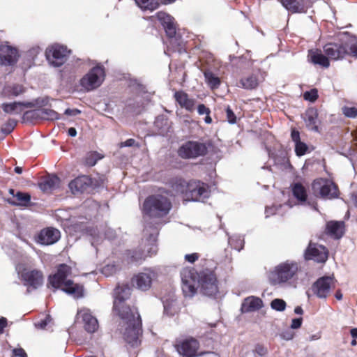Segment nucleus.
Here are the masks:
<instances>
[{
	"mask_svg": "<svg viewBox=\"0 0 357 357\" xmlns=\"http://www.w3.org/2000/svg\"><path fill=\"white\" fill-rule=\"evenodd\" d=\"M131 289L128 285L118 286L114 289L113 311L122 319L123 336L132 347L139 344L141 332V319L135 307H130L126 301L130 298Z\"/></svg>",
	"mask_w": 357,
	"mask_h": 357,
	"instance_id": "obj_1",
	"label": "nucleus"
},
{
	"mask_svg": "<svg viewBox=\"0 0 357 357\" xmlns=\"http://www.w3.org/2000/svg\"><path fill=\"white\" fill-rule=\"evenodd\" d=\"M182 290L185 296H193L200 287L204 294L208 296H215L218 293L216 278L210 273L204 274L198 280L197 273L193 269L184 268L181 273Z\"/></svg>",
	"mask_w": 357,
	"mask_h": 357,
	"instance_id": "obj_2",
	"label": "nucleus"
},
{
	"mask_svg": "<svg viewBox=\"0 0 357 357\" xmlns=\"http://www.w3.org/2000/svg\"><path fill=\"white\" fill-rule=\"evenodd\" d=\"M70 273V266L66 264H61L58 267L56 273L50 276L49 282L53 287L61 288L62 291L74 298H80L83 296V287L67 279Z\"/></svg>",
	"mask_w": 357,
	"mask_h": 357,
	"instance_id": "obj_3",
	"label": "nucleus"
},
{
	"mask_svg": "<svg viewBox=\"0 0 357 357\" xmlns=\"http://www.w3.org/2000/svg\"><path fill=\"white\" fill-rule=\"evenodd\" d=\"M170 201L165 196L156 195L146 199L143 205L144 218H160L169 212Z\"/></svg>",
	"mask_w": 357,
	"mask_h": 357,
	"instance_id": "obj_4",
	"label": "nucleus"
},
{
	"mask_svg": "<svg viewBox=\"0 0 357 357\" xmlns=\"http://www.w3.org/2000/svg\"><path fill=\"white\" fill-rule=\"evenodd\" d=\"M145 239L142 240V248L139 250L129 251L128 257L131 262H141L148 256L151 257L156 254L158 248L156 245L158 230L154 228L149 232L146 227L144 231Z\"/></svg>",
	"mask_w": 357,
	"mask_h": 357,
	"instance_id": "obj_5",
	"label": "nucleus"
},
{
	"mask_svg": "<svg viewBox=\"0 0 357 357\" xmlns=\"http://www.w3.org/2000/svg\"><path fill=\"white\" fill-rule=\"evenodd\" d=\"M299 271L297 262L287 260L275 266L270 272L269 278L273 284H280L293 280Z\"/></svg>",
	"mask_w": 357,
	"mask_h": 357,
	"instance_id": "obj_6",
	"label": "nucleus"
},
{
	"mask_svg": "<svg viewBox=\"0 0 357 357\" xmlns=\"http://www.w3.org/2000/svg\"><path fill=\"white\" fill-rule=\"evenodd\" d=\"M70 52L66 47L54 44L46 49L45 56L50 66L57 68L66 62Z\"/></svg>",
	"mask_w": 357,
	"mask_h": 357,
	"instance_id": "obj_7",
	"label": "nucleus"
},
{
	"mask_svg": "<svg viewBox=\"0 0 357 357\" xmlns=\"http://www.w3.org/2000/svg\"><path fill=\"white\" fill-rule=\"evenodd\" d=\"M105 70L100 66L93 68L80 79V85L86 91L93 90L101 85L105 79Z\"/></svg>",
	"mask_w": 357,
	"mask_h": 357,
	"instance_id": "obj_8",
	"label": "nucleus"
},
{
	"mask_svg": "<svg viewBox=\"0 0 357 357\" xmlns=\"http://www.w3.org/2000/svg\"><path fill=\"white\" fill-rule=\"evenodd\" d=\"M207 149L204 144L189 141L184 143L178 149V155L183 158H195L206 153Z\"/></svg>",
	"mask_w": 357,
	"mask_h": 357,
	"instance_id": "obj_9",
	"label": "nucleus"
},
{
	"mask_svg": "<svg viewBox=\"0 0 357 357\" xmlns=\"http://www.w3.org/2000/svg\"><path fill=\"white\" fill-rule=\"evenodd\" d=\"M315 192L324 199H331L337 197V188L333 182L326 179H317L312 185Z\"/></svg>",
	"mask_w": 357,
	"mask_h": 357,
	"instance_id": "obj_10",
	"label": "nucleus"
},
{
	"mask_svg": "<svg viewBox=\"0 0 357 357\" xmlns=\"http://www.w3.org/2000/svg\"><path fill=\"white\" fill-rule=\"evenodd\" d=\"M44 281L43 273L37 269H27L24 267V287L30 293L42 286Z\"/></svg>",
	"mask_w": 357,
	"mask_h": 357,
	"instance_id": "obj_11",
	"label": "nucleus"
},
{
	"mask_svg": "<svg viewBox=\"0 0 357 357\" xmlns=\"http://www.w3.org/2000/svg\"><path fill=\"white\" fill-rule=\"evenodd\" d=\"M335 287L333 277L324 276L319 278L312 286V291L319 298H326Z\"/></svg>",
	"mask_w": 357,
	"mask_h": 357,
	"instance_id": "obj_12",
	"label": "nucleus"
},
{
	"mask_svg": "<svg viewBox=\"0 0 357 357\" xmlns=\"http://www.w3.org/2000/svg\"><path fill=\"white\" fill-rule=\"evenodd\" d=\"M76 321L81 323L85 331L90 333L96 332L99 326L97 319L88 308H82L77 311Z\"/></svg>",
	"mask_w": 357,
	"mask_h": 357,
	"instance_id": "obj_13",
	"label": "nucleus"
},
{
	"mask_svg": "<svg viewBox=\"0 0 357 357\" xmlns=\"http://www.w3.org/2000/svg\"><path fill=\"white\" fill-rule=\"evenodd\" d=\"M199 344L198 341L193 338H186L176 345V349L180 355L183 357L201 356L205 353H198Z\"/></svg>",
	"mask_w": 357,
	"mask_h": 357,
	"instance_id": "obj_14",
	"label": "nucleus"
},
{
	"mask_svg": "<svg viewBox=\"0 0 357 357\" xmlns=\"http://www.w3.org/2000/svg\"><path fill=\"white\" fill-rule=\"evenodd\" d=\"M305 257L307 260L324 263L328 259V251L324 246L310 242L305 250Z\"/></svg>",
	"mask_w": 357,
	"mask_h": 357,
	"instance_id": "obj_15",
	"label": "nucleus"
},
{
	"mask_svg": "<svg viewBox=\"0 0 357 357\" xmlns=\"http://www.w3.org/2000/svg\"><path fill=\"white\" fill-rule=\"evenodd\" d=\"M324 52L328 59L334 61L342 59L349 54L345 40L341 43H328L324 47Z\"/></svg>",
	"mask_w": 357,
	"mask_h": 357,
	"instance_id": "obj_16",
	"label": "nucleus"
},
{
	"mask_svg": "<svg viewBox=\"0 0 357 357\" xmlns=\"http://www.w3.org/2000/svg\"><path fill=\"white\" fill-rule=\"evenodd\" d=\"M155 277V273L151 269H146L144 271L139 273L133 276L132 283L137 289L146 291L148 290L152 283V280Z\"/></svg>",
	"mask_w": 357,
	"mask_h": 357,
	"instance_id": "obj_17",
	"label": "nucleus"
},
{
	"mask_svg": "<svg viewBox=\"0 0 357 357\" xmlns=\"http://www.w3.org/2000/svg\"><path fill=\"white\" fill-rule=\"evenodd\" d=\"M188 189L192 201L203 202L206 198L209 197L208 186L199 181L190 183L188 185Z\"/></svg>",
	"mask_w": 357,
	"mask_h": 357,
	"instance_id": "obj_18",
	"label": "nucleus"
},
{
	"mask_svg": "<svg viewBox=\"0 0 357 357\" xmlns=\"http://www.w3.org/2000/svg\"><path fill=\"white\" fill-rule=\"evenodd\" d=\"M18 58L17 50L7 44L0 45V64L13 66L16 63Z\"/></svg>",
	"mask_w": 357,
	"mask_h": 357,
	"instance_id": "obj_19",
	"label": "nucleus"
},
{
	"mask_svg": "<svg viewBox=\"0 0 357 357\" xmlns=\"http://www.w3.org/2000/svg\"><path fill=\"white\" fill-rule=\"evenodd\" d=\"M155 17L163 26L167 35L171 38L170 43H173L174 40L173 38L176 34V26L174 18L164 12L157 13Z\"/></svg>",
	"mask_w": 357,
	"mask_h": 357,
	"instance_id": "obj_20",
	"label": "nucleus"
},
{
	"mask_svg": "<svg viewBox=\"0 0 357 357\" xmlns=\"http://www.w3.org/2000/svg\"><path fill=\"white\" fill-rule=\"evenodd\" d=\"M34 116H40L43 119L51 121L60 119L59 114L54 110L49 108H43L39 110H32L24 112V122L25 120Z\"/></svg>",
	"mask_w": 357,
	"mask_h": 357,
	"instance_id": "obj_21",
	"label": "nucleus"
},
{
	"mask_svg": "<svg viewBox=\"0 0 357 357\" xmlns=\"http://www.w3.org/2000/svg\"><path fill=\"white\" fill-rule=\"evenodd\" d=\"M60 231L54 228L43 229L38 236V242L43 245H51L60 238Z\"/></svg>",
	"mask_w": 357,
	"mask_h": 357,
	"instance_id": "obj_22",
	"label": "nucleus"
},
{
	"mask_svg": "<svg viewBox=\"0 0 357 357\" xmlns=\"http://www.w3.org/2000/svg\"><path fill=\"white\" fill-rule=\"evenodd\" d=\"M307 57L308 60L314 65H319L325 68L330 66L328 57L325 56L320 50L316 49L310 50Z\"/></svg>",
	"mask_w": 357,
	"mask_h": 357,
	"instance_id": "obj_23",
	"label": "nucleus"
},
{
	"mask_svg": "<svg viewBox=\"0 0 357 357\" xmlns=\"http://www.w3.org/2000/svg\"><path fill=\"white\" fill-rule=\"evenodd\" d=\"M174 98L181 107L188 112H192L195 107V100L183 91H176Z\"/></svg>",
	"mask_w": 357,
	"mask_h": 357,
	"instance_id": "obj_24",
	"label": "nucleus"
},
{
	"mask_svg": "<svg viewBox=\"0 0 357 357\" xmlns=\"http://www.w3.org/2000/svg\"><path fill=\"white\" fill-rule=\"evenodd\" d=\"M328 234L335 238H340L344 233V223L342 221H330L326 224Z\"/></svg>",
	"mask_w": 357,
	"mask_h": 357,
	"instance_id": "obj_25",
	"label": "nucleus"
},
{
	"mask_svg": "<svg viewBox=\"0 0 357 357\" xmlns=\"http://www.w3.org/2000/svg\"><path fill=\"white\" fill-rule=\"evenodd\" d=\"M90 185V180L87 176H79L69 183V188L73 194L82 192Z\"/></svg>",
	"mask_w": 357,
	"mask_h": 357,
	"instance_id": "obj_26",
	"label": "nucleus"
},
{
	"mask_svg": "<svg viewBox=\"0 0 357 357\" xmlns=\"http://www.w3.org/2000/svg\"><path fill=\"white\" fill-rule=\"evenodd\" d=\"M263 307V302L261 298L250 296L246 298L242 304V310L244 312H253L259 310Z\"/></svg>",
	"mask_w": 357,
	"mask_h": 357,
	"instance_id": "obj_27",
	"label": "nucleus"
},
{
	"mask_svg": "<svg viewBox=\"0 0 357 357\" xmlns=\"http://www.w3.org/2000/svg\"><path fill=\"white\" fill-rule=\"evenodd\" d=\"M291 136L295 144V153L296 155L302 156L307 153L309 148L305 143L301 141L299 132L294 130L291 132Z\"/></svg>",
	"mask_w": 357,
	"mask_h": 357,
	"instance_id": "obj_28",
	"label": "nucleus"
},
{
	"mask_svg": "<svg viewBox=\"0 0 357 357\" xmlns=\"http://www.w3.org/2000/svg\"><path fill=\"white\" fill-rule=\"evenodd\" d=\"M318 114L316 109H308L305 114V122L307 127L313 131H318Z\"/></svg>",
	"mask_w": 357,
	"mask_h": 357,
	"instance_id": "obj_29",
	"label": "nucleus"
},
{
	"mask_svg": "<svg viewBox=\"0 0 357 357\" xmlns=\"http://www.w3.org/2000/svg\"><path fill=\"white\" fill-rule=\"evenodd\" d=\"M59 178L54 175L48 176L40 183V188L43 192H50L59 187Z\"/></svg>",
	"mask_w": 357,
	"mask_h": 357,
	"instance_id": "obj_30",
	"label": "nucleus"
},
{
	"mask_svg": "<svg viewBox=\"0 0 357 357\" xmlns=\"http://www.w3.org/2000/svg\"><path fill=\"white\" fill-rule=\"evenodd\" d=\"M294 196L301 204H304L307 200V192L305 188L301 183H296L292 186Z\"/></svg>",
	"mask_w": 357,
	"mask_h": 357,
	"instance_id": "obj_31",
	"label": "nucleus"
},
{
	"mask_svg": "<svg viewBox=\"0 0 357 357\" xmlns=\"http://www.w3.org/2000/svg\"><path fill=\"white\" fill-rule=\"evenodd\" d=\"M267 354V349L261 345H255L254 349L244 354L243 357H264Z\"/></svg>",
	"mask_w": 357,
	"mask_h": 357,
	"instance_id": "obj_32",
	"label": "nucleus"
},
{
	"mask_svg": "<svg viewBox=\"0 0 357 357\" xmlns=\"http://www.w3.org/2000/svg\"><path fill=\"white\" fill-rule=\"evenodd\" d=\"M1 107L6 113L15 114L22 111V102H14L11 103H3Z\"/></svg>",
	"mask_w": 357,
	"mask_h": 357,
	"instance_id": "obj_33",
	"label": "nucleus"
},
{
	"mask_svg": "<svg viewBox=\"0 0 357 357\" xmlns=\"http://www.w3.org/2000/svg\"><path fill=\"white\" fill-rule=\"evenodd\" d=\"M136 4L142 10H154L159 6L157 0H135Z\"/></svg>",
	"mask_w": 357,
	"mask_h": 357,
	"instance_id": "obj_34",
	"label": "nucleus"
},
{
	"mask_svg": "<svg viewBox=\"0 0 357 357\" xmlns=\"http://www.w3.org/2000/svg\"><path fill=\"white\" fill-rule=\"evenodd\" d=\"M204 77L208 85L212 89H217L220 84L219 77L215 76L212 72L206 70L204 72Z\"/></svg>",
	"mask_w": 357,
	"mask_h": 357,
	"instance_id": "obj_35",
	"label": "nucleus"
},
{
	"mask_svg": "<svg viewBox=\"0 0 357 357\" xmlns=\"http://www.w3.org/2000/svg\"><path fill=\"white\" fill-rule=\"evenodd\" d=\"M282 5L292 13L304 12V8L301 6L296 0H281Z\"/></svg>",
	"mask_w": 357,
	"mask_h": 357,
	"instance_id": "obj_36",
	"label": "nucleus"
},
{
	"mask_svg": "<svg viewBox=\"0 0 357 357\" xmlns=\"http://www.w3.org/2000/svg\"><path fill=\"white\" fill-rule=\"evenodd\" d=\"M344 40L346 47L349 50V54L357 57V38L349 36Z\"/></svg>",
	"mask_w": 357,
	"mask_h": 357,
	"instance_id": "obj_37",
	"label": "nucleus"
},
{
	"mask_svg": "<svg viewBox=\"0 0 357 357\" xmlns=\"http://www.w3.org/2000/svg\"><path fill=\"white\" fill-rule=\"evenodd\" d=\"M241 86L245 89H252L258 85V81L255 76L251 75L240 81Z\"/></svg>",
	"mask_w": 357,
	"mask_h": 357,
	"instance_id": "obj_38",
	"label": "nucleus"
},
{
	"mask_svg": "<svg viewBox=\"0 0 357 357\" xmlns=\"http://www.w3.org/2000/svg\"><path fill=\"white\" fill-rule=\"evenodd\" d=\"M9 194L12 197L8 198L7 202L12 205H22V192L17 191L15 192L14 189L9 190Z\"/></svg>",
	"mask_w": 357,
	"mask_h": 357,
	"instance_id": "obj_39",
	"label": "nucleus"
},
{
	"mask_svg": "<svg viewBox=\"0 0 357 357\" xmlns=\"http://www.w3.org/2000/svg\"><path fill=\"white\" fill-rule=\"evenodd\" d=\"M40 52L38 47H35L29 50L26 52L25 57L26 63L24 61V66L26 65L28 68H30L34 62L35 58L37 56Z\"/></svg>",
	"mask_w": 357,
	"mask_h": 357,
	"instance_id": "obj_40",
	"label": "nucleus"
},
{
	"mask_svg": "<svg viewBox=\"0 0 357 357\" xmlns=\"http://www.w3.org/2000/svg\"><path fill=\"white\" fill-rule=\"evenodd\" d=\"M229 243L231 248L240 251L244 246V240L241 236L234 235L229 238Z\"/></svg>",
	"mask_w": 357,
	"mask_h": 357,
	"instance_id": "obj_41",
	"label": "nucleus"
},
{
	"mask_svg": "<svg viewBox=\"0 0 357 357\" xmlns=\"http://www.w3.org/2000/svg\"><path fill=\"white\" fill-rule=\"evenodd\" d=\"M102 155L96 151L89 152L86 154L85 158V164L88 166H93L96 164L98 160L102 158Z\"/></svg>",
	"mask_w": 357,
	"mask_h": 357,
	"instance_id": "obj_42",
	"label": "nucleus"
},
{
	"mask_svg": "<svg viewBox=\"0 0 357 357\" xmlns=\"http://www.w3.org/2000/svg\"><path fill=\"white\" fill-rule=\"evenodd\" d=\"M3 91L8 96H17L22 93V86L18 84L8 86L5 87Z\"/></svg>",
	"mask_w": 357,
	"mask_h": 357,
	"instance_id": "obj_43",
	"label": "nucleus"
},
{
	"mask_svg": "<svg viewBox=\"0 0 357 357\" xmlns=\"http://www.w3.org/2000/svg\"><path fill=\"white\" fill-rule=\"evenodd\" d=\"M164 303V310L165 312L169 315L172 316L175 313H176L178 310V307L176 306L175 301L172 300L171 302H168L167 301H165Z\"/></svg>",
	"mask_w": 357,
	"mask_h": 357,
	"instance_id": "obj_44",
	"label": "nucleus"
},
{
	"mask_svg": "<svg viewBox=\"0 0 357 357\" xmlns=\"http://www.w3.org/2000/svg\"><path fill=\"white\" fill-rule=\"evenodd\" d=\"M271 307L277 311L282 312L286 308V302L280 298H275L271 303Z\"/></svg>",
	"mask_w": 357,
	"mask_h": 357,
	"instance_id": "obj_45",
	"label": "nucleus"
},
{
	"mask_svg": "<svg viewBox=\"0 0 357 357\" xmlns=\"http://www.w3.org/2000/svg\"><path fill=\"white\" fill-rule=\"evenodd\" d=\"M17 122L14 119H9L6 123L1 127V131L5 135L10 134L16 126Z\"/></svg>",
	"mask_w": 357,
	"mask_h": 357,
	"instance_id": "obj_46",
	"label": "nucleus"
},
{
	"mask_svg": "<svg viewBox=\"0 0 357 357\" xmlns=\"http://www.w3.org/2000/svg\"><path fill=\"white\" fill-rule=\"evenodd\" d=\"M303 98L305 100H309L310 102H314L318 98L317 90L314 89L309 91L305 92L303 94Z\"/></svg>",
	"mask_w": 357,
	"mask_h": 357,
	"instance_id": "obj_47",
	"label": "nucleus"
},
{
	"mask_svg": "<svg viewBox=\"0 0 357 357\" xmlns=\"http://www.w3.org/2000/svg\"><path fill=\"white\" fill-rule=\"evenodd\" d=\"M342 113L349 118H355L357 116V109L354 107H342Z\"/></svg>",
	"mask_w": 357,
	"mask_h": 357,
	"instance_id": "obj_48",
	"label": "nucleus"
},
{
	"mask_svg": "<svg viewBox=\"0 0 357 357\" xmlns=\"http://www.w3.org/2000/svg\"><path fill=\"white\" fill-rule=\"evenodd\" d=\"M116 267L113 264H108L102 268V272L106 276H109L116 271Z\"/></svg>",
	"mask_w": 357,
	"mask_h": 357,
	"instance_id": "obj_49",
	"label": "nucleus"
},
{
	"mask_svg": "<svg viewBox=\"0 0 357 357\" xmlns=\"http://www.w3.org/2000/svg\"><path fill=\"white\" fill-rule=\"evenodd\" d=\"M225 112L227 121L231 124L235 123L236 117L231 109L228 106L226 108Z\"/></svg>",
	"mask_w": 357,
	"mask_h": 357,
	"instance_id": "obj_50",
	"label": "nucleus"
},
{
	"mask_svg": "<svg viewBox=\"0 0 357 357\" xmlns=\"http://www.w3.org/2000/svg\"><path fill=\"white\" fill-rule=\"evenodd\" d=\"M90 236L92 237L91 240V244L92 245H95V244H97L99 241V238H101L102 237L100 236L99 233L97 232L96 229H90L89 230Z\"/></svg>",
	"mask_w": 357,
	"mask_h": 357,
	"instance_id": "obj_51",
	"label": "nucleus"
},
{
	"mask_svg": "<svg viewBox=\"0 0 357 357\" xmlns=\"http://www.w3.org/2000/svg\"><path fill=\"white\" fill-rule=\"evenodd\" d=\"M197 112L199 115L210 114L211 110L206 107L204 105L200 104L197 107Z\"/></svg>",
	"mask_w": 357,
	"mask_h": 357,
	"instance_id": "obj_52",
	"label": "nucleus"
},
{
	"mask_svg": "<svg viewBox=\"0 0 357 357\" xmlns=\"http://www.w3.org/2000/svg\"><path fill=\"white\" fill-rule=\"evenodd\" d=\"M199 255L197 253L188 254L185 256V259L190 263H194L199 259Z\"/></svg>",
	"mask_w": 357,
	"mask_h": 357,
	"instance_id": "obj_53",
	"label": "nucleus"
},
{
	"mask_svg": "<svg viewBox=\"0 0 357 357\" xmlns=\"http://www.w3.org/2000/svg\"><path fill=\"white\" fill-rule=\"evenodd\" d=\"M64 114L67 116H75L81 114V111L78 109L68 108L65 110Z\"/></svg>",
	"mask_w": 357,
	"mask_h": 357,
	"instance_id": "obj_54",
	"label": "nucleus"
},
{
	"mask_svg": "<svg viewBox=\"0 0 357 357\" xmlns=\"http://www.w3.org/2000/svg\"><path fill=\"white\" fill-rule=\"evenodd\" d=\"M302 318H296L292 319L291 328L293 329H297L299 328L301 326L302 324Z\"/></svg>",
	"mask_w": 357,
	"mask_h": 357,
	"instance_id": "obj_55",
	"label": "nucleus"
},
{
	"mask_svg": "<svg viewBox=\"0 0 357 357\" xmlns=\"http://www.w3.org/2000/svg\"><path fill=\"white\" fill-rule=\"evenodd\" d=\"M278 208V207L275 206H273L272 207H266L265 211L266 217L276 213Z\"/></svg>",
	"mask_w": 357,
	"mask_h": 357,
	"instance_id": "obj_56",
	"label": "nucleus"
},
{
	"mask_svg": "<svg viewBox=\"0 0 357 357\" xmlns=\"http://www.w3.org/2000/svg\"><path fill=\"white\" fill-rule=\"evenodd\" d=\"M135 144V140L133 139H128L126 141L121 142L120 144V147H125V146H132Z\"/></svg>",
	"mask_w": 357,
	"mask_h": 357,
	"instance_id": "obj_57",
	"label": "nucleus"
},
{
	"mask_svg": "<svg viewBox=\"0 0 357 357\" xmlns=\"http://www.w3.org/2000/svg\"><path fill=\"white\" fill-rule=\"evenodd\" d=\"M7 326V319L5 317L0 318V334L3 333L4 328Z\"/></svg>",
	"mask_w": 357,
	"mask_h": 357,
	"instance_id": "obj_58",
	"label": "nucleus"
},
{
	"mask_svg": "<svg viewBox=\"0 0 357 357\" xmlns=\"http://www.w3.org/2000/svg\"><path fill=\"white\" fill-rule=\"evenodd\" d=\"M31 196L28 193H24V207L31 206Z\"/></svg>",
	"mask_w": 357,
	"mask_h": 357,
	"instance_id": "obj_59",
	"label": "nucleus"
},
{
	"mask_svg": "<svg viewBox=\"0 0 357 357\" xmlns=\"http://www.w3.org/2000/svg\"><path fill=\"white\" fill-rule=\"evenodd\" d=\"M12 357H22V349L17 348L13 350Z\"/></svg>",
	"mask_w": 357,
	"mask_h": 357,
	"instance_id": "obj_60",
	"label": "nucleus"
},
{
	"mask_svg": "<svg viewBox=\"0 0 357 357\" xmlns=\"http://www.w3.org/2000/svg\"><path fill=\"white\" fill-rule=\"evenodd\" d=\"M281 337L286 340H290L293 338V334L291 332L283 333L280 335Z\"/></svg>",
	"mask_w": 357,
	"mask_h": 357,
	"instance_id": "obj_61",
	"label": "nucleus"
},
{
	"mask_svg": "<svg viewBox=\"0 0 357 357\" xmlns=\"http://www.w3.org/2000/svg\"><path fill=\"white\" fill-rule=\"evenodd\" d=\"M115 232L112 229H108L107 232L105 233V237L112 239L114 237Z\"/></svg>",
	"mask_w": 357,
	"mask_h": 357,
	"instance_id": "obj_62",
	"label": "nucleus"
},
{
	"mask_svg": "<svg viewBox=\"0 0 357 357\" xmlns=\"http://www.w3.org/2000/svg\"><path fill=\"white\" fill-rule=\"evenodd\" d=\"M320 338H321V333H317L316 334L311 335L309 337V340L310 341H314V340H319Z\"/></svg>",
	"mask_w": 357,
	"mask_h": 357,
	"instance_id": "obj_63",
	"label": "nucleus"
},
{
	"mask_svg": "<svg viewBox=\"0 0 357 357\" xmlns=\"http://www.w3.org/2000/svg\"><path fill=\"white\" fill-rule=\"evenodd\" d=\"M68 134L70 137H75L77 135V130L75 128H70L68 130Z\"/></svg>",
	"mask_w": 357,
	"mask_h": 357,
	"instance_id": "obj_64",
	"label": "nucleus"
}]
</instances>
